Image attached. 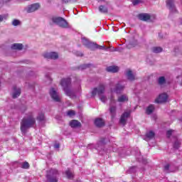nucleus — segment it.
Returning <instances> with one entry per match:
<instances>
[{
  "label": "nucleus",
  "mask_w": 182,
  "mask_h": 182,
  "mask_svg": "<svg viewBox=\"0 0 182 182\" xmlns=\"http://www.w3.org/2000/svg\"><path fill=\"white\" fill-rule=\"evenodd\" d=\"M36 124V119L33 112H29L27 117H24L21 124V131L22 133H26V130L31 127H33Z\"/></svg>",
  "instance_id": "obj_1"
},
{
  "label": "nucleus",
  "mask_w": 182,
  "mask_h": 182,
  "mask_svg": "<svg viewBox=\"0 0 182 182\" xmlns=\"http://www.w3.org/2000/svg\"><path fill=\"white\" fill-rule=\"evenodd\" d=\"M70 83H72V80L70 77L63 78L60 81V85L65 95L69 96L71 99H73L74 97H76V93L75 91L70 90Z\"/></svg>",
  "instance_id": "obj_2"
},
{
  "label": "nucleus",
  "mask_w": 182,
  "mask_h": 182,
  "mask_svg": "<svg viewBox=\"0 0 182 182\" xmlns=\"http://www.w3.org/2000/svg\"><path fill=\"white\" fill-rule=\"evenodd\" d=\"M106 90V85L105 84H100L97 87H95L92 90V95L96 96V95H98L100 100L105 103L107 100V97L106 96L103 95L105 93V91Z\"/></svg>",
  "instance_id": "obj_3"
},
{
  "label": "nucleus",
  "mask_w": 182,
  "mask_h": 182,
  "mask_svg": "<svg viewBox=\"0 0 182 182\" xmlns=\"http://www.w3.org/2000/svg\"><path fill=\"white\" fill-rule=\"evenodd\" d=\"M51 21L53 23L58 25V26H60V28H69V23L68 21H66V20H65V18L62 17H53Z\"/></svg>",
  "instance_id": "obj_4"
},
{
  "label": "nucleus",
  "mask_w": 182,
  "mask_h": 182,
  "mask_svg": "<svg viewBox=\"0 0 182 182\" xmlns=\"http://www.w3.org/2000/svg\"><path fill=\"white\" fill-rule=\"evenodd\" d=\"M126 87V84L123 81H119L115 87L111 89V92L116 93L117 95H120L124 92V89Z\"/></svg>",
  "instance_id": "obj_5"
},
{
  "label": "nucleus",
  "mask_w": 182,
  "mask_h": 182,
  "mask_svg": "<svg viewBox=\"0 0 182 182\" xmlns=\"http://www.w3.org/2000/svg\"><path fill=\"white\" fill-rule=\"evenodd\" d=\"M58 170L50 169L47 173V181L48 182H58Z\"/></svg>",
  "instance_id": "obj_6"
},
{
  "label": "nucleus",
  "mask_w": 182,
  "mask_h": 182,
  "mask_svg": "<svg viewBox=\"0 0 182 182\" xmlns=\"http://www.w3.org/2000/svg\"><path fill=\"white\" fill-rule=\"evenodd\" d=\"M88 49H90V50H95V49H100L102 50H109V47L106 48L105 46H99L96 43H93L92 41H90L87 46Z\"/></svg>",
  "instance_id": "obj_7"
},
{
  "label": "nucleus",
  "mask_w": 182,
  "mask_h": 182,
  "mask_svg": "<svg viewBox=\"0 0 182 182\" xmlns=\"http://www.w3.org/2000/svg\"><path fill=\"white\" fill-rule=\"evenodd\" d=\"M39 8H41V5L38 3H35L25 7L24 11H26L27 14H32V12L38 11Z\"/></svg>",
  "instance_id": "obj_8"
},
{
  "label": "nucleus",
  "mask_w": 182,
  "mask_h": 182,
  "mask_svg": "<svg viewBox=\"0 0 182 182\" xmlns=\"http://www.w3.org/2000/svg\"><path fill=\"white\" fill-rule=\"evenodd\" d=\"M110 102H111V104L109 106V113L111 114V117H112V119H113V118L116 117V109H117L116 106L112 105V104L116 103V100H114V97H113V96H111Z\"/></svg>",
  "instance_id": "obj_9"
},
{
  "label": "nucleus",
  "mask_w": 182,
  "mask_h": 182,
  "mask_svg": "<svg viewBox=\"0 0 182 182\" xmlns=\"http://www.w3.org/2000/svg\"><path fill=\"white\" fill-rule=\"evenodd\" d=\"M50 96L51 97V99L54 100V102H60V96H59V94L56 90H55V88H50Z\"/></svg>",
  "instance_id": "obj_10"
},
{
  "label": "nucleus",
  "mask_w": 182,
  "mask_h": 182,
  "mask_svg": "<svg viewBox=\"0 0 182 182\" xmlns=\"http://www.w3.org/2000/svg\"><path fill=\"white\" fill-rule=\"evenodd\" d=\"M167 99H168V95L166 93H162L159 95V97L155 100L156 103H164L167 102Z\"/></svg>",
  "instance_id": "obj_11"
},
{
  "label": "nucleus",
  "mask_w": 182,
  "mask_h": 182,
  "mask_svg": "<svg viewBox=\"0 0 182 182\" xmlns=\"http://www.w3.org/2000/svg\"><path fill=\"white\" fill-rule=\"evenodd\" d=\"M130 111L128 112H124L122 115L121 116L120 120H119V123L120 124H122L123 126H124L127 122V118L129 117V116H130Z\"/></svg>",
  "instance_id": "obj_12"
},
{
  "label": "nucleus",
  "mask_w": 182,
  "mask_h": 182,
  "mask_svg": "<svg viewBox=\"0 0 182 182\" xmlns=\"http://www.w3.org/2000/svg\"><path fill=\"white\" fill-rule=\"evenodd\" d=\"M46 59H58L59 55L56 52L47 53L43 55Z\"/></svg>",
  "instance_id": "obj_13"
},
{
  "label": "nucleus",
  "mask_w": 182,
  "mask_h": 182,
  "mask_svg": "<svg viewBox=\"0 0 182 182\" xmlns=\"http://www.w3.org/2000/svg\"><path fill=\"white\" fill-rule=\"evenodd\" d=\"M166 6L169 8L171 12H177L174 6V0H166Z\"/></svg>",
  "instance_id": "obj_14"
},
{
  "label": "nucleus",
  "mask_w": 182,
  "mask_h": 182,
  "mask_svg": "<svg viewBox=\"0 0 182 182\" xmlns=\"http://www.w3.org/2000/svg\"><path fill=\"white\" fill-rule=\"evenodd\" d=\"M21 96V88L16 87V86H14L13 87V94L12 97L13 99H16V97H19Z\"/></svg>",
  "instance_id": "obj_15"
},
{
  "label": "nucleus",
  "mask_w": 182,
  "mask_h": 182,
  "mask_svg": "<svg viewBox=\"0 0 182 182\" xmlns=\"http://www.w3.org/2000/svg\"><path fill=\"white\" fill-rule=\"evenodd\" d=\"M117 102L119 103H124L129 102V97L126 94L121 95L118 97Z\"/></svg>",
  "instance_id": "obj_16"
},
{
  "label": "nucleus",
  "mask_w": 182,
  "mask_h": 182,
  "mask_svg": "<svg viewBox=\"0 0 182 182\" xmlns=\"http://www.w3.org/2000/svg\"><path fill=\"white\" fill-rule=\"evenodd\" d=\"M126 76L128 80L133 81L136 79V76L134 75V74H133V72L130 70H127L126 71Z\"/></svg>",
  "instance_id": "obj_17"
},
{
  "label": "nucleus",
  "mask_w": 182,
  "mask_h": 182,
  "mask_svg": "<svg viewBox=\"0 0 182 182\" xmlns=\"http://www.w3.org/2000/svg\"><path fill=\"white\" fill-rule=\"evenodd\" d=\"M138 18L139 19H140V21H149L150 19V14H140L138 15Z\"/></svg>",
  "instance_id": "obj_18"
},
{
  "label": "nucleus",
  "mask_w": 182,
  "mask_h": 182,
  "mask_svg": "<svg viewBox=\"0 0 182 182\" xmlns=\"http://www.w3.org/2000/svg\"><path fill=\"white\" fill-rule=\"evenodd\" d=\"M107 72H109L111 73H117L119 70V67L116 65L109 66L106 68Z\"/></svg>",
  "instance_id": "obj_19"
},
{
  "label": "nucleus",
  "mask_w": 182,
  "mask_h": 182,
  "mask_svg": "<svg viewBox=\"0 0 182 182\" xmlns=\"http://www.w3.org/2000/svg\"><path fill=\"white\" fill-rule=\"evenodd\" d=\"M138 43L136 40L132 39L127 44V47L128 49H132V48H135V46H137Z\"/></svg>",
  "instance_id": "obj_20"
},
{
  "label": "nucleus",
  "mask_w": 182,
  "mask_h": 182,
  "mask_svg": "<svg viewBox=\"0 0 182 182\" xmlns=\"http://www.w3.org/2000/svg\"><path fill=\"white\" fill-rule=\"evenodd\" d=\"M95 124L97 127H103L105 126V121L102 118H97L95 120Z\"/></svg>",
  "instance_id": "obj_21"
},
{
  "label": "nucleus",
  "mask_w": 182,
  "mask_h": 182,
  "mask_svg": "<svg viewBox=\"0 0 182 182\" xmlns=\"http://www.w3.org/2000/svg\"><path fill=\"white\" fill-rule=\"evenodd\" d=\"M155 136V134L153 131H149L146 132V136H145V140L146 141H149V140H151V139H154Z\"/></svg>",
  "instance_id": "obj_22"
},
{
  "label": "nucleus",
  "mask_w": 182,
  "mask_h": 182,
  "mask_svg": "<svg viewBox=\"0 0 182 182\" xmlns=\"http://www.w3.org/2000/svg\"><path fill=\"white\" fill-rule=\"evenodd\" d=\"M70 126L73 128L80 127V126H82V124L79 121L73 119L70 122Z\"/></svg>",
  "instance_id": "obj_23"
},
{
  "label": "nucleus",
  "mask_w": 182,
  "mask_h": 182,
  "mask_svg": "<svg viewBox=\"0 0 182 182\" xmlns=\"http://www.w3.org/2000/svg\"><path fill=\"white\" fill-rule=\"evenodd\" d=\"M23 48V45L22 43H14L11 45V49H14L15 50H22Z\"/></svg>",
  "instance_id": "obj_24"
},
{
  "label": "nucleus",
  "mask_w": 182,
  "mask_h": 182,
  "mask_svg": "<svg viewBox=\"0 0 182 182\" xmlns=\"http://www.w3.org/2000/svg\"><path fill=\"white\" fill-rule=\"evenodd\" d=\"M154 109L155 107L154 105H149L146 109V114H151V113L154 112Z\"/></svg>",
  "instance_id": "obj_25"
},
{
  "label": "nucleus",
  "mask_w": 182,
  "mask_h": 182,
  "mask_svg": "<svg viewBox=\"0 0 182 182\" xmlns=\"http://www.w3.org/2000/svg\"><path fill=\"white\" fill-rule=\"evenodd\" d=\"M107 142V140L105 138H102L101 139L98 143H97V147H95V149H97V150H99V147L105 146V144H106V143Z\"/></svg>",
  "instance_id": "obj_26"
},
{
  "label": "nucleus",
  "mask_w": 182,
  "mask_h": 182,
  "mask_svg": "<svg viewBox=\"0 0 182 182\" xmlns=\"http://www.w3.org/2000/svg\"><path fill=\"white\" fill-rule=\"evenodd\" d=\"M37 120L38 122H45V114H43V112H39L37 117Z\"/></svg>",
  "instance_id": "obj_27"
},
{
  "label": "nucleus",
  "mask_w": 182,
  "mask_h": 182,
  "mask_svg": "<svg viewBox=\"0 0 182 182\" xmlns=\"http://www.w3.org/2000/svg\"><path fill=\"white\" fill-rule=\"evenodd\" d=\"M8 14H0V23L1 22H5L6 21H8Z\"/></svg>",
  "instance_id": "obj_28"
},
{
  "label": "nucleus",
  "mask_w": 182,
  "mask_h": 182,
  "mask_svg": "<svg viewBox=\"0 0 182 182\" xmlns=\"http://www.w3.org/2000/svg\"><path fill=\"white\" fill-rule=\"evenodd\" d=\"M174 140H175V141L173 143V148L178 149V147H180V141L178 140L177 136L174 137Z\"/></svg>",
  "instance_id": "obj_29"
},
{
  "label": "nucleus",
  "mask_w": 182,
  "mask_h": 182,
  "mask_svg": "<svg viewBox=\"0 0 182 182\" xmlns=\"http://www.w3.org/2000/svg\"><path fill=\"white\" fill-rule=\"evenodd\" d=\"M152 52L154 53H160L161 52H163V48L161 47H153Z\"/></svg>",
  "instance_id": "obj_30"
},
{
  "label": "nucleus",
  "mask_w": 182,
  "mask_h": 182,
  "mask_svg": "<svg viewBox=\"0 0 182 182\" xmlns=\"http://www.w3.org/2000/svg\"><path fill=\"white\" fill-rule=\"evenodd\" d=\"M99 11L102 14H107V7L105 6H100Z\"/></svg>",
  "instance_id": "obj_31"
},
{
  "label": "nucleus",
  "mask_w": 182,
  "mask_h": 182,
  "mask_svg": "<svg viewBox=\"0 0 182 182\" xmlns=\"http://www.w3.org/2000/svg\"><path fill=\"white\" fill-rule=\"evenodd\" d=\"M81 41H82V45H84V46L87 47V46L88 45V43L90 42V41H89V39L85 38V37H82L81 38Z\"/></svg>",
  "instance_id": "obj_32"
},
{
  "label": "nucleus",
  "mask_w": 182,
  "mask_h": 182,
  "mask_svg": "<svg viewBox=\"0 0 182 182\" xmlns=\"http://www.w3.org/2000/svg\"><path fill=\"white\" fill-rule=\"evenodd\" d=\"M174 133H176V131H174L173 129L168 130L166 132V136H167V138L170 139V137H171V135L174 134Z\"/></svg>",
  "instance_id": "obj_33"
},
{
  "label": "nucleus",
  "mask_w": 182,
  "mask_h": 182,
  "mask_svg": "<svg viewBox=\"0 0 182 182\" xmlns=\"http://www.w3.org/2000/svg\"><path fill=\"white\" fill-rule=\"evenodd\" d=\"M65 175L67 176V178L72 180L73 178V173L70 171H66Z\"/></svg>",
  "instance_id": "obj_34"
},
{
  "label": "nucleus",
  "mask_w": 182,
  "mask_h": 182,
  "mask_svg": "<svg viewBox=\"0 0 182 182\" xmlns=\"http://www.w3.org/2000/svg\"><path fill=\"white\" fill-rule=\"evenodd\" d=\"M11 25H13V26H19V25H21V21L14 19L13 20Z\"/></svg>",
  "instance_id": "obj_35"
},
{
  "label": "nucleus",
  "mask_w": 182,
  "mask_h": 182,
  "mask_svg": "<svg viewBox=\"0 0 182 182\" xmlns=\"http://www.w3.org/2000/svg\"><path fill=\"white\" fill-rule=\"evenodd\" d=\"M159 85H164L166 83V78L164 77H160L158 80Z\"/></svg>",
  "instance_id": "obj_36"
},
{
  "label": "nucleus",
  "mask_w": 182,
  "mask_h": 182,
  "mask_svg": "<svg viewBox=\"0 0 182 182\" xmlns=\"http://www.w3.org/2000/svg\"><path fill=\"white\" fill-rule=\"evenodd\" d=\"M21 168H25V169L29 168V163L24 162V163L21 164Z\"/></svg>",
  "instance_id": "obj_37"
},
{
  "label": "nucleus",
  "mask_w": 182,
  "mask_h": 182,
  "mask_svg": "<svg viewBox=\"0 0 182 182\" xmlns=\"http://www.w3.org/2000/svg\"><path fill=\"white\" fill-rule=\"evenodd\" d=\"M164 171H166V173H170V164H167L164 166Z\"/></svg>",
  "instance_id": "obj_38"
},
{
  "label": "nucleus",
  "mask_w": 182,
  "mask_h": 182,
  "mask_svg": "<svg viewBox=\"0 0 182 182\" xmlns=\"http://www.w3.org/2000/svg\"><path fill=\"white\" fill-rule=\"evenodd\" d=\"M9 2V0H0V9L4 6V4H8Z\"/></svg>",
  "instance_id": "obj_39"
},
{
  "label": "nucleus",
  "mask_w": 182,
  "mask_h": 182,
  "mask_svg": "<svg viewBox=\"0 0 182 182\" xmlns=\"http://www.w3.org/2000/svg\"><path fill=\"white\" fill-rule=\"evenodd\" d=\"M67 116H69V117H72V116H75V111H73V110L68 111Z\"/></svg>",
  "instance_id": "obj_40"
},
{
  "label": "nucleus",
  "mask_w": 182,
  "mask_h": 182,
  "mask_svg": "<svg viewBox=\"0 0 182 182\" xmlns=\"http://www.w3.org/2000/svg\"><path fill=\"white\" fill-rule=\"evenodd\" d=\"M89 66H90V64H87V65L85 64V65H80V70H83L84 69L89 68Z\"/></svg>",
  "instance_id": "obj_41"
},
{
  "label": "nucleus",
  "mask_w": 182,
  "mask_h": 182,
  "mask_svg": "<svg viewBox=\"0 0 182 182\" xmlns=\"http://www.w3.org/2000/svg\"><path fill=\"white\" fill-rule=\"evenodd\" d=\"M64 4H68L69 2L73 3L75 2L76 0H62Z\"/></svg>",
  "instance_id": "obj_42"
},
{
  "label": "nucleus",
  "mask_w": 182,
  "mask_h": 182,
  "mask_svg": "<svg viewBox=\"0 0 182 182\" xmlns=\"http://www.w3.org/2000/svg\"><path fill=\"white\" fill-rule=\"evenodd\" d=\"M46 77L47 80L49 81V83H50L52 82V78L50 77V75H49V74L46 75Z\"/></svg>",
  "instance_id": "obj_43"
},
{
  "label": "nucleus",
  "mask_w": 182,
  "mask_h": 182,
  "mask_svg": "<svg viewBox=\"0 0 182 182\" xmlns=\"http://www.w3.org/2000/svg\"><path fill=\"white\" fill-rule=\"evenodd\" d=\"M138 161H142L143 163H146V159H144L143 157H137Z\"/></svg>",
  "instance_id": "obj_44"
},
{
  "label": "nucleus",
  "mask_w": 182,
  "mask_h": 182,
  "mask_svg": "<svg viewBox=\"0 0 182 182\" xmlns=\"http://www.w3.org/2000/svg\"><path fill=\"white\" fill-rule=\"evenodd\" d=\"M132 4L133 5H139V4H140V0H134Z\"/></svg>",
  "instance_id": "obj_45"
},
{
  "label": "nucleus",
  "mask_w": 182,
  "mask_h": 182,
  "mask_svg": "<svg viewBox=\"0 0 182 182\" xmlns=\"http://www.w3.org/2000/svg\"><path fill=\"white\" fill-rule=\"evenodd\" d=\"M177 77L178 79V82H179L180 85L182 86V75H179Z\"/></svg>",
  "instance_id": "obj_46"
},
{
  "label": "nucleus",
  "mask_w": 182,
  "mask_h": 182,
  "mask_svg": "<svg viewBox=\"0 0 182 182\" xmlns=\"http://www.w3.org/2000/svg\"><path fill=\"white\" fill-rule=\"evenodd\" d=\"M60 147V145L59 144H54V149H59Z\"/></svg>",
  "instance_id": "obj_47"
},
{
  "label": "nucleus",
  "mask_w": 182,
  "mask_h": 182,
  "mask_svg": "<svg viewBox=\"0 0 182 182\" xmlns=\"http://www.w3.org/2000/svg\"><path fill=\"white\" fill-rule=\"evenodd\" d=\"M93 147H95V145L90 144H88L87 146V149H93Z\"/></svg>",
  "instance_id": "obj_48"
},
{
  "label": "nucleus",
  "mask_w": 182,
  "mask_h": 182,
  "mask_svg": "<svg viewBox=\"0 0 182 182\" xmlns=\"http://www.w3.org/2000/svg\"><path fill=\"white\" fill-rule=\"evenodd\" d=\"M77 56H83V54L80 52L77 53Z\"/></svg>",
  "instance_id": "obj_49"
},
{
  "label": "nucleus",
  "mask_w": 182,
  "mask_h": 182,
  "mask_svg": "<svg viewBox=\"0 0 182 182\" xmlns=\"http://www.w3.org/2000/svg\"><path fill=\"white\" fill-rule=\"evenodd\" d=\"M80 85H79V87H78V90H77V92H80Z\"/></svg>",
  "instance_id": "obj_50"
},
{
  "label": "nucleus",
  "mask_w": 182,
  "mask_h": 182,
  "mask_svg": "<svg viewBox=\"0 0 182 182\" xmlns=\"http://www.w3.org/2000/svg\"><path fill=\"white\" fill-rule=\"evenodd\" d=\"M181 25H182V20H181Z\"/></svg>",
  "instance_id": "obj_51"
}]
</instances>
